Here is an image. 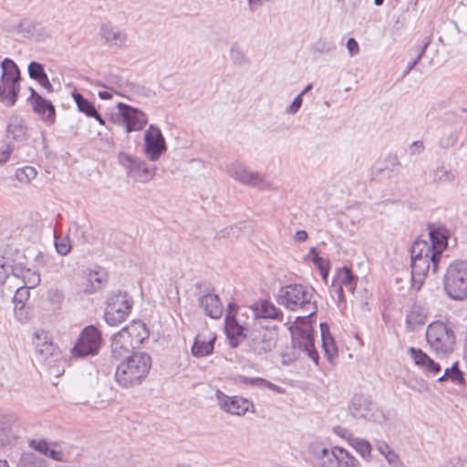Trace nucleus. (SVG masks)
<instances>
[{
  "label": "nucleus",
  "instance_id": "16",
  "mask_svg": "<svg viewBox=\"0 0 467 467\" xmlns=\"http://www.w3.org/2000/svg\"><path fill=\"white\" fill-rule=\"evenodd\" d=\"M216 398L220 408L230 414L242 416L244 415L251 408L254 407L253 402L239 396H227L221 390H217Z\"/></svg>",
  "mask_w": 467,
  "mask_h": 467
},
{
  "label": "nucleus",
  "instance_id": "57",
  "mask_svg": "<svg viewBox=\"0 0 467 467\" xmlns=\"http://www.w3.org/2000/svg\"><path fill=\"white\" fill-rule=\"evenodd\" d=\"M375 445H376L377 451L384 457H386V455H388L391 451H393L390 448V446L383 441H377L375 442Z\"/></svg>",
  "mask_w": 467,
  "mask_h": 467
},
{
  "label": "nucleus",
  "instance_id": "15",
  "mask_svg": "<svg viewBox=\"0 0 467 467\" xmlns=\"http://www.w3.org/2000/svg\"><path fill=\"white\" fill-rule=\"evenodd\" d=\"M99 35L104 45L117 49L127 47L128 34L125 30L110 23H102L99 26Z\"/></svg>",
  "mask_w": 467,
  "mask_h": 467
},
{
  "label": "nucleus",
  "instance_id": "52",
  "mask_svg": "<svg viewBox=\"0 0 467 467\" xmlns=\"http://www.w3.org/2000/svg\"><path fill=\"white\" fill-rule=\"evenodd\" d=\"M341 464H343L344 467H361L359 462L347 450L344 451Z\"/></svg>",
  "mask_w": 467,
  "mask_h": 467
},
{
  "label": "nucleus",
  "instance_id": "6",
  "mask_svg": "<svg viewBox=\"0 0 467 467\" xmlns=\"http://www.w3.org/2000/svg\"><path fill=\"white\" fill-rule=\"evenodd\" d=\"M0 101L7 107L16 104L20 92V70L11 58L1 62Z\"/></svg>",
  "mask_w": 467,
  "mask_h": 467
},
{
  "label": "nucleus",
  "instance_id": "32",
  "mask_svg": "<svg viewBox=\"0 0 467 467\" xmlns=\"http://www.w3.org/2000/svg\"><path fill=\"white\" fill-rule=\"evenodd\" d=\"M430 244L433 247L439 260H441V253L447 247V236L445 234L437 230H431L430 232Z\"/></svg>",
  "mask_w": 467,
  "mask_h": 467
},
{
  "label": "nucleus",
  "instance_id": "23",
  "mask_svg": "<svg viewBox=\"0 0 467 467\" xmlns=\"http://www.w3.org/2000/svg\"><path fill=\"white\" fill-rule=\"evenodd\" d=\"M31 105L34 112L37 114L42 120L49 123L55 122L56 109L50 100L44 99L42 96H37L36 100Z\"/></svg>",
  "mask_w": 467,
  "mask_h": 467
},
{
  "label": "nucleus",
  "instance_id": "13",
  "mask_svg": "<svg viewBox=\"0 0 467 467\" xmlns=\"http://www.w3.org/2000/svg\"><path fill=\"white\" fill-rule=\"evenodd\" d=\"M226 173L234 180L252 186L265 189L269 187L266 178L259 172H252L241 162L234 161L226 167Z\"/></svg>",
  "mask_w": 467,
  "mask_h": 467
},
{
  "label": "nucleus",
  "instance_id": "31",
  "mask_svg": "<svg viewBox=\"0 0 467 467\" xmlns=\"http://www.w3.org/2000/svg\"><path fill=\"white\" fill-rule=\"evenodd\" d=\"M411 258L431 256L434 260H439L433 247L431 246L430 243L423 240H416L411 246Z\"/></svg>",
  "mask_w": 467,
  "mask_h": 467
},
{
  "label": "nucleus",
  "instance_id": "55",
  "mask_svg": "<svg viewBox=\"0 0 467 467\" xmlns=\"http://www.w3.org/2000/svg\"><path fill=\"white\" fill-rule=\"evenodd\" d=\"M303 99L301 95H297L291 105L286 109V113L288 114H296L302 106Z\"/></svg>",
  "mask_w": 467,
  "mask_h": 467
},
{
  "label": "nucleus",
  "instance_id": "54",
  "mask_svg": "<svg viewBox=\"0 0 467 467\" xmlns=\"http://www.w3.org/2000/svg\"><path fill=\"white\" fill-rule=\"evenodd\" d=\"M386 461L391 467H403V464L400 459V456L394 451H391L386 457H384Z\"/></svg>",
  "mask_w": 467,
  "mask_h": 467
},
{
  "label": "nucleus",
  "instance_id": "26",
  "mask_svg": "<svg viewBox=\"0 0 467 467\" xmlns=\"http://www.w3.org/2000/svg\"><path fill=\"white\" fill-rule=\"evenodd\" d=\"M13 422V416L0 413V445H11L14 442L16 436L12 430Z\"/></svg>",
  "mask_w": 467,
  "mask_h": 467
},
{
  "label": "nucleus",
  "instance_id": "45",
  "mask_svg": "<svg viewBox=\"0 0 467 467\" xmlns=\"http://www.w3.org/2000/svg\"><path fill=\"white\" fill-rule=\"evenodd\" d=\"M55 247L61 255H66L70 252L71 245L68 237H58L55 235Z\"/></svg>",
  "mask_w": 467,
  "mask_h": 467
},
{
  "label": "nucleus",
  "instance_id": "63",
  "mask_svg": "<svg viewBox=\"0 0 467 467\" xmlns=\"http://www.w3.org/2000/svg\"><path fill=\"white\" fill-rule=\"evenodd\" d=\"M88 281L93 285L94 290H97L99 287L100 284L102 283V277L99 276V274L98 272H94L89 274Z\"/></svg>",
  "mask_w": 467,
  "mask_h": 467
},
{
  "label": "nucleus",
  "instance_id": "37",
  "mask_svg": "<svg viewBox=\"0 0 467 467\" xmlns=\"http://www.w3.org/2000/svg\"><path fill=\"white\" fill-rule=\"evenodd\" d=\"M17 32L25 37L37 39L36 25L32 20L22 19L17 25Z\"/></svg>",
  "mask_w": 467,
  "mask_h": 467
},
{
  "label": "nucleus",
  "instance_id": "53",
  "mask_svg": "<svg viewBox=\"0 0 467 467\" xmlns=\"http://www.w3.org/2000/svg\"><path fill=\"white\" fill-rule=\"evenodd\" d=\"M240 229L237 228L235 225H231L229 227H226L225 229L222 230L218 235L220 237H226V238H234L237 237L239 234Z\"/></svg>",
  "mask_w": 467,
  "mask_h": 467
},
{
  "label": "nucleus",
  "instance_id": "47",
  "mask_svg": "<svg viewBox=\"0 0 467 467\" xmlns=\"http://www.w3.org/2000/svg\"><path fill=\"white\" fill-rule=\"evenodd\" d=\"M240 382L245 385L257 386V387H265L272 386V383L262 378H248L245 376L240 377Z\"/></svg>",
  "mask_w": 467,
  "mask_h": 467
},
{
  "label": "nucleus",
  "instance_id": "24",
  "mask_svg": "<svg viewBox=\"0 0 467 467\" xmlns=\"http://www.w3.org/2000/svg\"><path fill=\"white\" fill-rule=\"evenodd\" d=\"M254 314L257 318H270L282 320L283 313L273 303L264 300L254 307Z\"/></svg>",
  "mask_w": 467,
  "mask_h": 467
},
{
  "label": "nucleus",
  "instance_id": "25",
  "mask_svg": "<svg viewBox=\"0 0 467 467\" xmlns=\"http://www.w3.org/2000/svg\"><path fill=\"white\" fill-rule=\"evenodd\" d=\"M7 137L16 141L25 140L27 138V128L25 121L18 116H12L7 124Z\"/></svg>",
  "mask_w": 467,
  "mask_h": 467
},
{
  "label": "nucleus",
  "instance_id": "21",
  "mask_svg": "<svg viewBox=\"0 0 467 467\" xmlns=\"http://www.w3.org/2000/svg\"><path fill=\"white\" fill-rule=\"evenodd\" d=\"M345 449L335 446L331 450L323 448L317 452V458L321 467H341Z\"/></svg>",
  "mask_w": 467,
  "mask_h": 467
},
{
  "label": "nucleus",
  "instance_id": "12",
  "mask_svg": "<svg viewBox=\"0 0 467 467\" xmlns=\"http://www.w3.org/2000/svg\"><path fill=\"white\" fill-rule=\"evenodd\" d=\"M292 346L299 353L306 354L316 364L318 361V353L315 348L314 337L310 327H296L291 330Z\"/></svg>",
  "mask_w": 467,
  "mask_h": 467
},
{
  "label": "nucleus",
  "instance_id": "4",
  "mask_svg": "<svg viewBox=\"0 0 467 467\" xmlns=\"http://www.w3.org/2000/svg\"><path fill=\"white\" fill-rule=\"evenodd\" d=\"M277 303L291 311L301 310L304 317L316 313L313 289L302 285H289L279 290Z\"/></svg>",
  "mask_w": 467,
  "mask_h": 467
},
{
  "label": "nucleus",
  "instance_id": "27",
  "mask_svg": "<svg viewBox=\"0 0 467 467\" xmlns=\"http://www.w3.org/2000/svg\"><path fill=\"white\" fill-rule=\"evenodd\" d=\"M225 329L229 343L233 348L238 347L240 340L244 339L245 335H244V327L229 317H226L225 319Z\"/></svg>",
  "mask_w": 467,
  "mask_h": 467
},
{
  "label": "nucleus",
  "instance_id": "10",
  "mask_svg": "<svg viewBox=\"0 0 467 467\" xmlns=\"http://www.w3.org/2000/svg\"><path fill=\"white\" fill-rule=\"evenodd\" d=\"M132 299L126 292H113L108 299L104 319L109 326H118L126 320L132 309Z\"/></svg>",
  "mask_w": 467,
  "mask_h": 467
},
{
  "label": "nucleus",
  "instance_id": "1",
  "mask_svg": "<svg viewBox=\"0 0 467 467\" xmlns=\"http://www.w3.org/2000/svg\"><path fill=\"white\" fill-rule=\"evenodd\" d=\"M149 333L145 324L140 320H133L111 337L110 354L113 359L119 360L129 355L148 338Z\"/></svg>",
  "mask_w": 467,
  "mask_h": 467
},
{
  "label": "nucleus",
  "instance_id": "33",
  "mask_svg": "<svg viewBox=\"0 0 467 467\" xmlns=\"http://www.w3.org/2000/svg\"><path fill=\"white\" fill-rule=\"evenodd\" d=\"M72 97L77 104L78 109L84 113L87 117L91 118L94 114H97V109L94 104L85 99L82 94L78 92H73Z\"/></svg>",
  "mask_w": 467,
  "mask_h": 467
},
{
  "label": "nucleus",
  "instance_id": "39",
  "mask_svg": "<svg viewBox=\"0 0 467 467\" xmlns=\"http://www.w3.org/2000/svg\"><path fill=\"white\" fill-rule=\"evenodd\" d=\"M13 269L17 267H13L4 256H0V285L9 286Z\"/></svg>",
  "mask_w": 467,
  "mask_h": 467
},
{
  "label": "nucleus",
  "instance_id": "41",
  "mask_svg": "<svg viewBox=\"0 0 467 467\" xmlns=\"http://www.w3.org/2000/svg\"><path fill=\"white\" fill-rule=\"evenodd\" d=\"M429 45H430V40H424L421 45L418 46V47H417L418 48V55L408 65V67H406V69L403 72L402 78L407 76L416 67V65L420 62V60L423 57V55H424V53H425V51H426V49H427Z\"/></svg>",
  "mask_w": 467,
  "mask_h": 467
},
{
  "label": "nucleus",
  "instance_id": "5",
  "mask_svg": "<svg viewBox=\"0 0 467 467\" xmlns=\"http://www.w3.org/2000/svg\"><path fill=\"white\" fill-rule=\"evenodd\" d=\"M446 295L452 300L461 301L467 297V262L455 260L451 263L443 276Z\"/></svg>",
  "mask_w": 467,
  "mask_h": 467
},
{
  "label": "nucleus",
  "instance_id": "64",
  "mask_svg": "<svg viewBox=\"0 0 467 467\" xmlns=\"http://www.w3.org/2000/svg\"><path fill=\"white\" fill-rule=\"evenodd\" d=\"M12 151L11 145H7L5 150H0V164H4L9 160Z\"/></svg>",
  "mask_w": 467,
  "mask_h": 467
},
{
  "label": "nucleus",
  "instance_id": "11",
  "mask_svg": "<svg viewBox=\"0 0 467 467\" xmlns=\"http://www.w3.org/2000/svg\"><path fill=\"white\" fill-rule=\"evenodd\" d=\"M119 109V124L122 125L127 133L139 131L148 123V117L142 110L123 102L117 105Z\"/></svg>",
  "mask_w": 467,
  "mask_h": 467
},
{
  "label": "nucleus",
  "instance_id": "60",
  "mask_svg": "<svg viewBox=\"0 0 467 467\" xmlns=\"http://www.w3.org/2000/svg\"><path fill=\"white\" fill-rule=\"evenodd\" d=\"M426 371L437 375L439 372H441V368L439 363H436L433 359H430L427 366L423 368Z\"/></svg>",
  "mask_w": 467,
  "mask_h": 467
},
{
  "label": "nucleus",
  "instance_id": "58",
  "mask_svg": "<svg viewBox=\"0 0 467 467\" xmlns=\"http://www.w3.org/2000/svg\"><path fill=\"white\" fill-rule=\"evenodd\" d=\"M334 431L337 435L340 436L341 438L345 439L348 444L351 443V439H354L355 437L352 435V433L348 431L347 429H343L340 427H337L334 429Z\"/></svg>",
  "mask_w": 467,
  "mask_h": 467
},
{
  "label": "nucleus",
  "instance_id": "43",
  "mask_svg": "<svg viewBox=\"0 0 467 467\" xmlns=\"http://www.w3.org/2000/svg\"><path fill=\"white\" fill-rule=\"evenodd\" d=\"M409 353L410 354L411 358H413L416 365L421 367L422 368L427 366L428 362L430 361L431 358L423 352L421 349H417L415 348H410Z\"/></svg>",
  "mask_w": 467,
  "mask_h": 467
},
{
  "label": "nucleus",
  "instance_id": "22",
  "mask_svg": "<svg viewBox=\"0 0 467 467\" xmlns=\"http://www.w3.org/2000/svg\"><path fill=\"white\" fill-rule=\"evenodd\" d=\"M7 288L10 292L15 291L13 298L14 304L26 305V301L29 297V288L28 286L22 285L17 269L12 270V275L9 279V286Z\"/></svg>",
  "mask_w": 467,
  "mask_h": 467
},
{
  "label": "nucleus",
  "instance_id": "34",
  "mask_svg": "<svg viewBox=\"0 0 467 467\" xmlns=\"http://www.w3.org/2000/svg\"><path fill=\"white\" fill-rule=\"evenodd\" d=\"M349 445L355 449L364 460L370 462L372 447L367 440L355 437L354 439H351V443Z\"/></svg>",
  "mask_w": 467,
  "mask_h": 467
},
{
  "label": "nucleus",
  "instance_id": "30",
  "mask_svg": "<svg viewBox=\"0 0 467 467\" xmlns=\"http://www.w3.org/2000/svg\"><path fill=\"white\" fill-rule=\"evenodd\" d=\"M407 327L410 330H416L426 322V314L423 309L419 306H413L410 312L407 314Z\"/></svg>",
  "mask_w": 467,
  "mask_h": 467
},
{
  "label": "nucleus",
  "instance_id": "59",
  "mask_svg": "<svg viewBox=\"0 0 467 467\" xmlns=\"http://www.w3.org/2000/svg\"><path fill=\"white\" fill-rule=\"evenodd\" d=\"M45 456L49 457L52 460L60 462L63 461L64 454L61 450H57L55 448L50 447Z\"/></svg>",
  "mask_w": 467,
  "mask_h": 467
},
{
  "label": "nucleus",
  "instance_id": "49",
  "mask_svg": "<svg viewBox=\"0 0 467 467\" xmlns=\"http://www.w3.org/2000/svg\"><path fill=\"white\" fill-rule=\"evenodd\" d=\"M29 444L31 448L44 455H46L48 449L50 448V444L46 440H31Z\"/></svg>",
  "mask_w": 467,
  "mask_h": 467
},
{
  "label": "nucleus",
  "instance_id": "3",
  "mask_svg": "<svg viewBox=\"0 0 467 467\" xmlns=\"http://www.w3.org/2000/svg\"><path fill=\"white\" fill-rule=\"evenodd\" d=\"M278 332L275 327L254 325L245 334L246 351L255 359H264L272 352L277 344Z\"/></svg>",
  "mask_w": 467,
  "mask_h": 467
},
{
  "label": "nucleus",
  "instance_id": "56",
  "mask_svg": "<svg viewBox=\"0 0 467 467\" xmlns=\"http://www.w3.org/2000/svg\"><path fill=\"white\" fill-rule=\"evenodd\" d=\"M347 49L350 57H354L359 53V46L355 38L350 37L347 41Z\"/></svg>",
  "mask_w": 467,
  "mask_h": 467
},
{
  "label": "nucleus",
  "instance_id": "9",
  "mask_svg": "<svg viewBox=\"0 0 467 467\" xmlns=\"http://www.w3.org/2000/svg\"><path fill=\"white\" fill-rule=\"evenodd\" d=\"M426 339L434 352L439 355H446L453 349L455 335L445 323L437 321L428 326Z\"/></svg>",
  "mask_w": 467,
  "mask_h": 467
},
{
  "label": "nucleus",
  "instance_id": "51",
  "mask_svg": "<svg viewBox=\"0 0 467 467\" xmlns=\"http://www.w3.org/2000/svg\"><path fill=\"white\" fill-rule=\"evenodd\" d=\"M14 313L16 319L20 322H25L28 319V312L26 310V305L15 304Z\"/></svg>",
  "mask_w": 467,
  "mask_h": 467
},
{
  "label": "nucleus",
  "instance_id": "38",
  "mask_svg": "<svg viewBox=\"0 0 467 467\" xmlns=\"http://www.w3.org/2000/svg\"><path fill=\"white\" fill-rule=\"evenodd\" d=\"M37 172L32 166H25L16 171L15 177L21 183L27 184L36 178Z\"/></svg>",
  "mask_w": 467,
  "mask_h": 467
},
{
  "label": "nucleus",
  "instance_id": "14",
  "mask_svg": "<svg viewBox=\"0 0 467 467\" xmlns=\"http://www.w3.org/2000/svg\"><path fill=\"white\" fill-rule=\"evenodd\" d=\"M144 151L150 161H156L166 151L165 139L159 127L150 125L144 133Z\"/></svg>",
  "mask_w": 467,
  "mask_h": 467
},
{
  "label": "nucleus",
  "instance_id": "19",
  "mask_svg": "<svg viewBox=\"0 0 467 467\" xmlns=\"http://www.w3.org/2000/svg\"><path fill=\"white\" fill-rule=\"evenodd\" d=\"M199 306L206 316L211 318L218 319L223 315V304L216 294L206 293L198 298Z\"/></svg>",
  "mask_w": 467,
  "mask_h": 467
},
{
  "label": "nucleus",
  "instance_id": "44",
  "mask_svg": "<svg viewBox=\"0 0 467 467\" xmlns=\"http://www.w3.org/2000/svg\"><path fill=\"white\" fill-rule=\"evenodd\" d=\"M28 75L32 79L37 81L43 77H46L47 73L41 63L32 61L28 65Z\"/></svg>",
  "mask_w": 467,
  "mask_h": 467
},
{
  "label": "nucleus",
  "instance_id": "36",
  "mask_svg": "<svg viewBox=\"0 0 467 467\" xmlns=\"http://www.w3.org/2000/svg\"><path fill=\"white\" fill-rule=\"evenodd\" d=\"M339 285L346 287L349 292L353 293L355 289V276L351 270L344 266L339 270L337 275Z\"/></svg>",
  "mask_w": 467,
  "mask_h": 467
},
{
  "label": "nucleus",
  "instance_id": "17",
  "mask_svg": "<svg viewBox=\"0 0 467 467\" xmlns=\"http://www.w3.org/2000/svg\"><path fill=\"white\" fill-rule=\"evenodd\" d=\"M351 413L356 418L376 421L382 415L375 410V405L363 394H355L351 400Z\"/></svg>",
  "mask_w": 467,
  "mask_h": 467
},
{
  "label": "nucleus",
  "instance_id": "2",
  "mask_svg": "<svg viewBox=\"0 0 467 467\" xmlns=\"http://www.w3.org/2000/svg\"><path fill=\"white\" fill-rule=\"evenodd\" d=\"M150 367V355L144 352L134 353L117 367L115 379L124 388L138 385L146 378Z\"/></svg>",
  "mask_w": 467,
  "mask_h": 467
},
{
  "label": "nucleus",
  "instance_id": "48",
  "mask_svg": "<svg viewBox=\"0 0 467 467\" xmlns=\"http://www.w3.org/2000/svg\"><path fill=\"white\" fill-rule=\"evenodd\" d=\"M335 48L336 47L332 42L327 41L325 39H320L314 45V49L318 53H329Z\"/></svg>",
  "mask_w": 467,
  "mask_h": 467
},
{
  "label": "nucleus",
  "instance_id": "46",
  "mask_svg": "<svg viewBox=\"0 0 467 467\" xmlns=\"http://www.w3.org/2000/svg\"><path fill=\"white\" fill-rule=\"evenodd\" d=\"M449 380L462 387H464L466 385L464 374L462 371L460 370L457 362H455L451 367V376L449 378Z\"/></svg>",
  "mask_w": 467,
  "mask_h": 467
},
{
  "label": "nucleus",
  "instance_id": "8",
  "mask_svg": "<svg viewBox=\"0 0 467 467\" xmlns=\"http://www.w3.org/2000/svg\"><path fill=\"white\" fill-rule=\"evenodd\" d=\"M118 162L125 170L127 177L135 182L148 183L156 175V166L149 164L146 161L137 156L119 152Z\"/></svg>",
  "mask_w": 467,
  "mask_h": 467
},
{
  "label": "nucleus",
  "instance_id": "61",
  "mask_svg": "<svg viewBox=\"0 0 467 467\" xmlns=\"http://www.w3.org/2000/svg\"><path fill=\"white\" fill-rule=\"evenodd\" d=\"M310 254L315 255L313 258V263L318 266L320 272H324V265L326 264V261L317 254V250L315 247H312L310 249Z\"/></svg>",
  "mask_w": 467,
  "mask_h": 467
},
{
  "label": "nucleus",
  "instance_id": "28",
  "mask_svg": "<svg viewBox=\"0 0 467 467\" xmlns=\"http://www.w3.org/2000/svg\"><path fill=\"white\" fill-rule=\"evenodd\" d=\"M431 177L436 186L452 184L456 180V173L451 169L440 165L432 171Z\"/></svg>",
  "mask_w": 467,
  "mask_h": 467
},
{
  "label": "nucleus",
  "instance_id": "42",
  "mask_svg": "<svg viewBox=\"0 0 467 467\" xmlns=\"http://www.w3.org/2000/svg\"><path fill=\"white\" fill-rule=\"evenodd\" d=\"M230 58L234 64L243 66L248 63V58L240 47L234 45L230 49Z\"/></svg>",
  "mask_w": 467,
  "mask_h": 467
},
{
  "label": "nucleus",
  "instance_id": "29",
  "mask_svg": "<svg viewBox=\"0 0 467 467\" xmlns=\"http://www.w3.org/2000/svg\"><path fill=\"white\" fill-rule=\"evenodd\" d=\"M320 329L323 349L327 358L331 360L337 353V346L335 344L333 337L329 334L328 326L325 323H321Z\"/></svg>",
  "mask_w": 467,
  "mask_h": 467
},
{
  "label": "nucleus",
  "instance_id": "62",
  "mask_svg": "<svg viewBox=\"0 0 467 467\" xmlns=\"http://www.w3.org/2000/svg\"><path fill=\"white\" fill-rule=\"evenodd\" d=\"M443 467H467V459L462 460L459 458L451 459L446 462Z\"/></svg>",
  "mask_w": 467,
  "mask_h": 467
},
{
  "label": "nucleus",
  "instance_id": "40",
  "mask_svg": "<svg viewBox=\"0 0 467 467\" xmlns=\"http://www.w3.org/2000/svg\"><path fill=\"white\" fill-rule=\"evenodd\" d=\"M17 467H40V461L35 453L26 452L21 455Z\"/></svg>",
  "mask_w": 467,
  "mask_h": 467
},
{
  "label": "nucleus",
  "instance_id": "18",
  "mask_svg": "<svg viewBox=\"0 0 467 467\" xmlns=\"http://www.w3.org/2000/svg\"><path fill=\"white\" fill-rule=\"evenodd\" d=\"M430 257L411 258V275L414 281H421L430 270L433 274L437 273L440 260H434V258Z\"/></svg>",
  "mask_w": 467,
  "mask_h": 467
},
{
  "label": "nucleus",
  "instance_id": "7",
  "mask_svg": "<svg viewBox=\"0 0 467 467\" xmlns=\"http://www.w3.org/2000/svg\"><path fill=\"white\" fill-rule=\"evenodd\" d=\"M102 343V332L94 325H88L80 331L70 354L77 358L97 356Z\"/></svg>",
  "mask_w": 467,
  "mask_h": 467
},
{
  "label": "nucleus",
  "instance_id": "35",
  "mask_svg": "<svg viewBox=\"0 0 467 467\" xmlns=\"http://www.w3.org/2000/svg\"><path fill=\"white\" fill-rule=\"evenodd\" d=\"M21 284L28 286V288L36 287L40 283V274L30 269H18Z\"/></svg>",
  "mask_w": 467,
  "mask_h": 467
},
{
  "label": "nucleus",
  "instance_id": "50",
  "mask_svg": "<svg viewBox=\"0 0 467 467\" xmlns=\"http://www.w3.org/2000/svg\"><path fill=\"white\" fill-rule=\"evenodd\" d=\"M458 140V132L451 131L448 136L442 137L440 140V145L442 148H450L456 144Z\"/></svg>",
  "mask_w": 467,
  "mask_h": 467
},
{
  "label": "nucleus",
  "instance_id": "20",
  "mask_svg": "<svg viewBox=\"0 0 467 467\" xmlns=\"http://www.w3.org/2000/svg\"><path fill=\"white\" fill-rule=\"evenodd\" d=\"M215 339L216 336L211 332L199 333L192 348V355L197 358H202L212 354Z\"/></svg>",
  "mask_w": 467,
  "mask_h": 467
}]
</instances>
